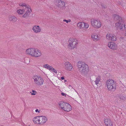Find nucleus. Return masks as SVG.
I'll return each mask as SVG.
<instances>
[{"mask_svg":"<svg viewBox=\"0 0 126 126\" xmlns=\"http://www.w3.org/2000/svg\"><path fill=\"white\" fill-rule=\"evenodd\" d=\"M106 84L109 90L113 91L115 90L116 88V83L113 80H108L106 82Z\"/></svg>","mask_w":126,"mask_h":126,"instance_id":"1","label":"nucleus"},{"mask_svg":"<svg viewBox=\"0 0 126 126\" xmlns=\"http://www.w3.org/2000/svg\"><path fill=\"white\" fill-rule=\"evenodd\" d=\"M47 120V118L46 116H41L36 118L35 117L33 121L34 123L42 125L45 123Z\"/></svg>","mask_w":126,"mask_h":126,"instance_id":"2","label":"nucleus"},{"mask_svg":"<svg viewBox=\"0 0 126 126\" xmlns=\"http://www.w3.org/2000/svg\"><path fill=\"white\" fill-rule=\"evenodd\" d=\"M69 45L68 47L70 49H73L76 47L77 46L78 41L76 39L70 38L68 41Z\"/></svg>","mask_w":126,"mask_h":126,"instance_id":"3","label":"nucleus"},{"mask_svg":"<svg viewBox=\"0 0 126 126\" xmlns=\"http://www.w3.org/2000/svg\"><path fill=\"white\" fill-rule=\"evenodd\" d=\"M33 78L34 80L35 84L36 85L40 86L43 84L44 80L42 78L36 75L34 76Z\"/></svg>","mask_w":126,"mask_h":126,"instance_id":"4","label":"nucleus"},{"mask_svg":"<svg viewBox=\"0 0 126 126\" xmlns=\"http://www.w3.org/2000/svg\"><path fill=\"white\" fill-rule=\"evenodd\" d=\"M92 25L96 28H100L101 26V23L99 21L95 19H92L91 20Z\"/></svg>","mask_w":126,"mask_h":126,"instance_id":"5","label":"nucleus"},{"mask_svg":"<svg viewBox=\"0 0 126 126\" xmlns=\"http://www.w3.org/2000/svg\"><path fill=\"white\" fill-rule=\"evenodd\" d=\"M55 4L57 7L60 8L64 7L65 5L64 2L61 0H56Z\"/></svg>","mask_w":126,"mask_h":126,"instance_id":"6","label":"nucleus"},{"mask_svg":"<svg viewBox=\"0 0 126 126\" xmlns=\"http://www.w3.org/2000/svg\"><path fill=\"white\" fill-rule=\"evenodd\" d=\"M106 37L109 40L115 41L116 40V37L114 34L108 33L106 35Z\"/></svg>","mask_w":126,"mask_h":126,"instance_id":"7","label":"nucleus"},{"mask_svg":"<svg viewBox=\"0 0 126 126\" xmlns=\"http://www.w3.org/2000/svg\"><path fill=\"white\" fill-rule=\"evenodd\" d=\"M108 46L110 48L114 50L117 48V45L115 43L112 42L108 43Z\"/></svg>","mask_w":126,"mask_h":126,"instance_id":"8","label":"nucleus"},{"mask_svg":"<svg viewBox=\"0 0 126 126\" xmlns=\"http://www.w3.org/2000/svg\"><path fill=\"white\" fill-rule=\"evenodd\" d=\"M84 66L80 71L82 74L85 75L88 73L89 71V67L87 64Z\"/></svg>","mask_w":126,"mask_h":126,"instance_id":"9","label":"nucleus"},{"mask_svg":"<svg viewBox=\"0 0 126 126\" xmlns=\"http://www.w3.org/2000/svg\"><path fill=\"white\" fill-rule=\"evenodd\" d=\"M41 55V53L40 51L38 49H35L32 56L37 57H40Z\"/></svg>","mask_w":126,"mask_h":126,"instance_id":"10","label":"nucleus"},{"mask_svg":"<svg viewBox=\"0 0 126 126\" xmlns=\"http://www.w3.org/2000/svg\"><path fill=\"white\" fill-rule=\"evenodd\" d=\"M87 64L81 61H79L77 65L79 70L80 71L83 68V67H84V66Z\"/></svg>","mask_w":126,"mask_h":126,"instance_id":"11","label":"nucleus"},{"mask_svg":"<svg viewBox=\"0 0 126 126\" xmlns=\"http://www.w3.org/2000/svg\"><path fill=\"white\" fill-rule=\"evenodd\" d=\"M35 50V48H29L26 50V53L27 54L32 56Z\"/></svg>","mask_w":126,"mask_h":126,"instance_id":"12","label":"nucleus"},{"mask_svg":"<svg viewBox=\"0 0 126 126\" xmlns=\"http://www.w3.org/2000/svg\"><path fill=\"white\" fill-rule=\"evenodd\" d=\"M32 29L36 33L39 32L41 31L40 28L38 26H34Z\"/></svg>","mask_w":126,"mask_h":126,"instance_id":"13","label":"nucleus"},{"mask_svg":"<svg viewBox=\"0 0 126 126\" xmlns=\"http://www.w3.org/2000/svg\"><path fill=\"white\" fill-rule=\"evenodd\" d=\"M104 121L106 125L108 126H112V123L110 119H105L104 120Z\"/></svg>","mask_w":126,"mask_h":126,"instance_id":"14","label":"nucleus"},{"mask_svg":"<svg viewBox=\"0 0 126 126\" xmlns=\"http://www.w3.org/2000/svg\"><path fill=\"white\" fill-rule=\"evenodd\" d=\"M64 110H63L67 111H69L72 110V108L71 105L67 103L64 107Z\"/></svg>","mask_w":126,"mask_h":126,"instance_id":"15","label":"nucleus"},{"mask_svg":"<svg viewBox=\"0 0 126 126\" xmlns=\"http://www.w3.org/2000/svg\"><path fill=\"white\" fill-rule=\"evenodd\" d=\"M65 64L66 69L70 71L72 69V66L70 63H66Z\"/></svg>","mask_w":126,"mask_h":126,"instance_id":"16","label":"nucleus"},{"mask_svg":"<svg viewBox=\"0 0 126 126\" xmlns=\"http://www.w3.org/2000/svg\"><path fill=\"white\" fill-rule=\"evenodd\" d=\"M27 11H26L24 15L23 16V17L24 18H27L30 15L29 13L32 12V10L31 8L29 9H27Z\"/></svg>","mask_w":126,"mask_h":126,"instance_id":"17","label":"nucleus"},{"mask_svg":"<svg viewBox=\"0 0 126 126\" xmlns=\"http://www.w3.org/2000/svg\"><path fill=\"white\" fill-rule=\"evenodd\" d=\"M68 87L69 89L68 92H69V94L71 95H72L73 94V92L74 91L76 92V91L73 88L71 85H69L68 86Z\"/></svg>","mask_w":126,"mask_h":126,"instance_id":"18","label":"nucleus"},{"mask_svg":"<svg viewBox=\"0 0 126 126\" xmlns=\"http://www.w3.org/2000/svg\"><path fill=\"white\" fill-rule=\"evenodd\" d=\"M114 16L116 17V19L119 20V22L120 23H122V22H123L124 20L122 18L119 16L115 14L114 15Z\"/></svg>","mask_w":126,"mask_h":126,"instance_id":"19","label":"nucleus"},{"mask_svg":"<svg viewBox=\"0 0 126 126\" xmlns=\"http://www.w3.org/2000/svg\"><path fill=\"white\" fill-rule=\"evenodd\" d=\"M9 20L13 22H16L17 19L15 16H11L9 17Z\"/></svg>","mask_w":126,"mask_h":126,"instance_id":"20","label":"nucleus"},{"mask_svg":"<svg viewBox=\"0 0 126 126\" xmlns=\"http://www.w3.org/2000/svg\"><path fill=\"white\" fill-rule=\"evenodd\" d=\"M92 37L93 40L94 41H97L99 39L98 35L95 34H94L92 35Z\"/></svg>","mask_w":126,"mask_h":126,"instance_id":"21","label":"nucleus"},{"mask_svg":"<svg viewBox=\"0 0 126 126\" xmlns=\"http://www.w3.org/2000/svg\"><path fill=\"white\" fill-rule=\"evenodd\" d=\"M67 103L61 101L59 105L61 107L62 109L63 110H64V106Z\"/></svg>","mask_w":126,"mask_h":126,"instance_id":"22","label":"nucleus"},{"mask_svg":"<svg viewBox=\"0 0 126 126\" xmlns=\"http://www.w3.org/2000/svg\"><path fill=\"white\" fill-rule=\"evenodd\" d=\"M116 24L117 26L119 27V28L120 29L122 30L123 28L124 25L122 22V23L120 22L117 23H116Z\"/></svg>","mask_w":126,"mask_h":126,"instance_id":"23","label":"nucleus"},{"mask_svg":"<svg viewBox=\"0 0 126 126\" xmlns=\"http://www.w3.org/2000/svg\"><path fill=\"white\" fill-rule=\"evenodd\" d=\"M119 99H120V100L119 101V102H122L125 101V97L122 95H120L118 96Z\"/></svg>","mask_w":126,"mask_h":126,"instance_id":"24","label":"nucleus"},{"mask_svg":"<svg viewBox=\"0 0 126 126\" xmlns=\"http://www.w3.org/2000/svg\"><path fill=\"white\" fill-rule=\"evenodd\" d=\"M100 80V77L99 76H97L96 79L95 81H94L95 82L96 84L97 85Z\"/></svg>","mask_w":126,"mask_h":126,"instance_id":"25","label":"nucleus"},{"mask_svg":"<svg viewBox=\"0 0 126 126\" xmlns=\"http://www.w3.org/2000/svg\"><path fill=\"white\" fill-rule=\"evenodd\" d=\"M78 26L80 28L84 27V23L81 22H79L77 24Z\"/></svg>","mask_w":126,"mask_h":126,"instance_id":"26","label":"nucleus"},{"mask_svg":"<svg viewBox=\"0 0 126 126\" xmlns=\"http://www.w3.org/2000/svg\"><path fill=\"white\" fill-rule=\"evenodd\" d=\"M25 12V10L19 9L17 10V12L19 14H21Z\"/></svg>","mask_w":126,"mask_h":126,"instance_id":"27","label":"nucleus"},{"mask_svg":"<svg viewBox=\"0 0 126 126\" xmlns=\"http://www.w3.org/2000/svg\"><path fill=\"white\" fill-rule=\"evenodd\" d=\"M23 6H24L25 7V9L27 10V9H29L30 8V7L28 6H27V5L25 3H23Z\"/></svg>","mask_w":126,"mask_h":126,"instance_id":"28","label":"nucleus"},{"mask_svg":"<svg viewBox=\"0 0 126 126\" xmlns=\"http://www.w3.org/2000/svg\"><path fill=\"white\" fill-rule=\"evenodd\" d=\"M49 70L52 71L56 73H57V71L55 69H54L53 67H52L51 66V68H50Z\"/></svg>","mask_w":126,"mask_h":126,"instance_id":"29","label":"nucleus"},{"mask_svg":"<svg viewBox=\"0 0 126 126\" xmlns=\"http://www.w3.org/2000/svg\"><path fill=\"white\" fill-rule=\"evenodd\" d=\"M44 67L49 70V69H50V68H51V66L49 65H48L47 64H46L44 66Z\"/></svg>","mask_w":126,"mask_h":126,"instance_id":"30","label":"nucleus"},{"mask_svg":"<svg viewBox=\"0 0 126 126\" xmlns=\"http://www.w3.org/2000/svg\"><path fill=\"white\" fill-rule=\"evenodd\" d=\"M32 92L33 93L31 94L32 95H35L36 94V93L37 92L36 91L33 90H32Z\"/></svg>","mask_w":126,"mask_h":126,"instance_id":"31","label":"nucleus"},{"mask_svg":"<svg viewBox=\"0 0 126 126\" xmlns=\"http://www.w3.org/2000/svg\"><path fill=\"white\" fill-rule=\"evenodd\" d=\"M120 100V99H119V97L118 96L117 98V99L115 101L117 103H120L121 102H119V101Z\"/></svg>","mask_w":126,"mask_h":126,"instance_id":"32","label":"nucleus"},{"mask_svg":"<svg viewBox=\"0 0 126 126\" xmlns=\"http://www.w3.org/2000/svg\"><path fill=\"white\" fill-rule=\"evenodd\" d=\"M63 21H65L67 23H68V22H71V20L70 19H69L68 20H66V19H64L63 20Z\"/></svg>","mask_w":126,"mask_h":126,"instance_id":"33","label":"nucleus"},{"mask_svg":"<svg viewBox=\"0 0 126 126\" xmlns=\"http://www.w3.org/2000/svg\"><path fill=\"white\" fill-rule=\"evenodd\" d=\"M89 26V25L88 24L84 23V27L87 28Z\"/></svg>","mask_w":126,"mask_h":126,"instance_id":"34","label":"nucleus"},{"mask_svg":"<svg viewBox=\"0 0 126 126\" xmlns=\"http://www.w3.org/2000/svg\"><path fill=\"white\" fill-rule=\"evenodd\" d=\"M102 5V8H105L106 7V5H104L103 6H102V5Z\"/></svg>","mask_w":126,"mask_h":126,"instance_id":"35","label":"nucleus"},{"mask_svg":"<svg viewBox=\"0 0 126 126\" xmlns=\"http://www.w3.org/2000/svg\"><path fill=\"white\" fill-rule=\"evenodd\" d=\"M61 94L63 96H64V95H65V96H66V94L64 93H62Z\"/></svg>","mask_w":126,"mask_h":126,"instance_id":"36","label":"nucleus"},{"mask_svg":"<svg viewBox=\"0 0 126 126\" xmlns=\"http://www.w3.org/2000/svg\"><path fill=\"white\" fill-rule=\"evenodd\" d=\"M35 111L36 112H38L39 113L40 112V111H39L38 109H36L35 110Z\"/></svg>","mask_w":126,"mask_h":126,"instance_id":"37","label":"nucleus"},{"mask_svg":"<svg viewBox=\"0 0 126 126\" xmlns=\"http://www.w3.org/2000/svg\"><path fill=\"white\" fill-rule=\"evenodd\" d=\"M61 79H62V80H63L64 79V77H62L61 78Z\"/></svg>","mask_w":126,"mask_h":126,"instance_id":"38","label":"nucleus"},{"mask_svg":"<svg viewBox=\"0 0 126 126\" xmlns=\"http://www.w3.org/2000/svg\"><path fill=\"white\" fill-rule=\"evenodd\" d=\"M124 27L125 28V29H126V25H124Z\"/></svg>","mask_w":126,"mask_h":126,"instance_id":"39","label":"nucleus"},{"mask_svg":"<svg viewBox=\"0 0 126 126\" xmlns=\"http://www.w3.org/2000/svg\"><path fill=\"white\" fill-rule=\"evenodd\" d=\"M23 3H22V4H20L19 5L20 6H23Z\"/></svg>","mask_w":126,"mask_h":126,"instance_id":"40","label":"nucleus"},{"mask_svg":"<svg viewBox=\"0 0 126 126\" xmlns=\"http://www.w3.org/2000/svg\"><path fill=\"white\" fill-rule=\"evenodd\" d=\"M64 82H67V80H64Z\"/></svg>","mask_w":126,"mask_h":126,"instance_id":"41","label":"nucleus"},{"mask_svg":"<svg viewBox=\"0 0 126 126\" xmlns=\"http://www.w3.org/2000/svg\"><path fill=\"white\" fill-rule=\"evenodd\" d=\"M25 124H24V125H23L24 126H25Z\"/></svg>","mask_w":126,"mask_h":126,"instance_id":"42","label":"nucleus"},{"mask_svg":"<svg viewBox=\"0 0 126 126\" xmlns=\"http://www.w3.org/2000/svg\"><path fill=\"white\" fill-rule=\"evenodd\" d=\"M30 126V125H29V126Z\"/></svg>","mask_w":126,"mask_h":126,"instance_id":"43","label":"nucleus"}]
</instances>
